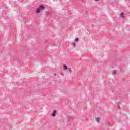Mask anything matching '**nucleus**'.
Returning <instances> with one entry per match:
<instances>
[{"label": "nucleus", "instance_id": "6", "mask_svg": "<svg viewBox=\"0 0 130 130\" xmlns=\"http://www.w3.org/2000/svg\"><path fill=\"white\" fill-rule=\"evenodd\" d=\"M117 73V71H115V70H113V72H112L113 75H116Z\"/></svg>", "mask_w": 130, "mask_h": 130}, {"label": "nucleus", "instance_id": "7", "mask_svg": "<svg viewBox=\"0 0 130 130\" xmlns=\"http://www.w3.org/2000/svg\"><path fill=\"white\" fill-rule=\"evenodd\" d=\"M100 119V118H99L98 117L95 118V120H96V121H97L98 122V123H99Z\"/></svg>", "mask_w": 130, "mask_h": 130}, {"label": "nucleus", "instance_id": "2", "mask_svg": "<svg viewBox=\"0 0 130 130\" xmlns=\"http://www.w3.org/2000/svg\"><path fill=\"white\" fill-rule=\"evenodd\" d=\"M68 121H73V117L71 116H68L67 117Z\"/></svg>", "mask_w": 130, "mask_h": 130}, {"label": "nucleus", "instance_id": "4", "mask_svg": "<svg viewBox=\"0 0 130 130\" xmlns=\"http://www.w3.org/2000/svg\"><path fill=\"white\" fill-rule=\"evenodd\" d=\"M124 14L123 13H121L120 14L119 17H120V18H124Z\"/></svg>", "mask_w": 130, "mask_h": 130}, {"label": "nucleus", "instance_id": "13", "mask_svg": "<svg viewBox=\"0 0 130 130\" xmlns=\"http://www.w3.org/2000/svg\"><path fill=\"white\" fill-rule=\"evenodd\" d=\"M96 2H98V0H95Z\"/></svg>", "mask_w": 130, "mask_h": 130}, {"label": "nucleus", "instance_id": "5", "mask_svg": "<svg viewBox=\"0 0 130 130\" xmlns=\"http://www.w3.org/2000/svg\"><path fill=\"white\" fill-rule=\"evenodd\" d=\"M63 70H68V67L66 64L63 65Z\"/></svg>", "mask_w": 130, "mask_h": 130}, {"label": "nucleus", "instance_id": "10", "mask_svg": "<svg viewBox=\"0 0 130 130\" xmlns=\"http://www.w3.org/2000/svg\"><path fill=\"white\" fill-rule=\"evenodd\" d=\"M75 41H79V38H76L75 40Z\"/></svg>", "mask_w": 130, "mask_h": 130}, {"label": "nucleus", "instance_id": "1", "mask_svg": "<svg viewBox=\"0 0 130 130\" xmlns=\"http://www.w3.org/2000/svg\"><path fill=\"white\" fill-rule=\"evenodd\" d=\"M45 7H44V6L41 5L39 6V8H37L36 13L37 14H39V13H40V11H43L45 10Z\"/></svg>", "mask_w": 130, "mask_h": 130}, {"label": "nucleus", "instance_id": "12", "mask_svg": "<svg viewBox=\"0 0 130 130\" xmlns=\"http://www.w3.org/2000/svg\"><path fill=\"white\" fill-rule=\"evenodd\" d=\"M54 76H56V74H54Z\"/></svg>", "mask_w": 130, "mask_h": 130}, {"label": "nucleus", "instance_id": "3", "mask_svg": "<svg viewBox=\"0 0 130 130\" xmlns=\"http://www.w3.org/2000/svg\"><path fill=\"white\" fill-rule=\"evenodd\" d=\"M56 113V111H54L52 113V116L53 117H54V116H55V114Z\"/></svg>", "mask_w": 130, "mask_h": 130}, {"label": "nucleus", "instance_id": "11", "mask_svg": "<svg viewBox=\"0 0 130 130\" xmlns=\"http://www.w3.org/2000/svg\"><path fill=\"white\" fill-rule=\"evenodd\" d=\"M60 75H61V76H63V73L62 72H61Z\"/></svg>", "mask_w": 130, "mask_h": 130}, {"label": "nucleus", "instance_id": "8", "mask_svg": "<svg viewBox=\"0 0 130 130\" xmlns=\"http://www.w3.org/2000/svg\"><path fill=\"white\" fill-rule=\"evenodd\" d=\"M72 45L74 47H76V43H72Z\"/></svg>", "mask_w": 130, "mask_h": 130}, {"label": "nucleus", "instance_id": "9", "mask_svg": "<svg viewBox=\"0 0 130 130\" xmlns=\"http://www.w3.org/2000/svg\"><path fill=\"white\" fill-rule=\"evenodd\" d=\"M68 72L71 74L72 73V70H71V68H68Z\"/></svg>", "mask_w": 130, "mask_h": 130}]
</instances>
